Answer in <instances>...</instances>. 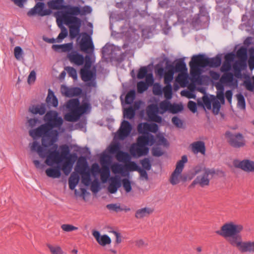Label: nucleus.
<instances>
[{
	"label": "nucleus",
	"instance_id": "nucleus-8",
	"mask_svg": "<svg viewBox=\"0 0 254 254\" xmlns=\"http://www.w3.org/2000/svg\"><path fill=\"white\" fill-rule=\"evenodd\" d=\"M140 167L131 159L126 164H114L112 163V172L118 173L123 177H128L130 172L138 171Z\"/></svg>",
	"mask_w": 254,
	"mask_h": 254
},
{
	"label": "nucleus",
	"instance_id": "nucleus-31",
	"mask_svg": "<svg viewBox=\"0 0 254 254\" xmlns=\"http://www.w3.org/2000/svg\"><path fill=\"white\" fill-rule=\"evenodd\" d=\"M111 48V43L108 42L102 48V59L105 62L111 61V53H109L110 49Z\"/></svg>",
	"mask_w": 254,
	"mask_h": 254
},
{
	"label": "nucleus",
	"instance_id": "nucleus-57",
	"mask_svg": "<svg viewBox=\"0 0 254 254\" xmlns=\"http://www.w3.org/2000/svg\"><path fill=\"white\" fill-rule=\"evenodd\" d=\"M122 185L127 192H129L131 190V182L127 178L123 179L122 181Z\"/></svg>",
	"mask_w": 254,
	"mask_h": 254
},
{
	"label": "nucleus",
	"instance_id": "nucleus-25",
	"mask_svg": "<svg viewBox=\"0 0 254 254\" xmlns=\"http://www.w3.org/2000/svg\"><path fill=\"white\" fill-rule=\"evenodd\" d=\"M64 0H52L48 2L49 9L53 10H61V15L63 17L66 14V6L64 5Z\"/></svg>",
	"mask_w": 254,
	"mask_h": 254
},
{
	"label": "nucleus",
	"instance_id": "nucleus-55",
	"mask_svg": "<svg viewBox=\"0 0 254 254\" xmlns=\"http://www.w3.org/2000/svg\"><path fill=\"white\" fill-rule=\"evenodd\" d=\"M152 91L155 95L160 96L163 94V89L159 83H156L153 85Z\"/></svg>",
	"mask_w": 254,
	"mask_h": 254
},
{
	"label": "nucleus",
	"instance_id": "nucleus-22",
	"mask_svg": "<svg viewBox=\"0 0 254 254\" xmlns=\"http://www.w3.org/2000/svg\"><path fill=\"white\" fill-rule=\"evenodd\" d=\"M234 165L236 168H240L245 172H254V161L249 159H244L242 161L236 160L234 161Z\"/></svg>",
	"mask_w": 254,
	"mask_h": 254
},
{
	"label": "nucleus",
	"instance_id": "nucleus-32",
	"mask_svg": "<svg viewBox=\"0 0 254 254\" xmlns=\"http://www.w3.org/2000/svg\"><path fill=\"white\" fill-rule=\"evenodd\" d=\"M38 14L41 16L49 15L52 13L50 9L46 8V5L43 2H38L36 4Z\"/></svg>",
	"mask_w": 254,
	"mask_h": 254
},
{
	"label": "nucleus",
	"instance_id": "nucleus-41",
	"mask_svg": "<svg viewBox=\"0 0 254 254\" xmlns=\"http://www.w3.org/2000/svg\"><path fill=\"white\" fill-rule=\"evenodd\" d=\"M67 6H68L71 8V7H77L76 8H78L80 11V15H84L86 13H90L92 12V9L89 5H85L82 8L80 5H73L71 4H67Z\"/></svg>",
	"mask_w": 254,
	"mask_h": 254
},
{
	"label": "nucleus",
	"instance_id": "nucleus-53",
	"mask_svg": "<svg viewBox=\"0 0 254 254\" xmlns=\"http://www.w3.org/2000/svg\"><path fill=\"white\" fill-rule=\"evenodd\" d=\"M47 246L52 254H63V251L59 246L54 247L49 244H47Z\"/></svg>",
	"mask_w": 254,
	"mask_h": 254
},
{
	"label": "nucleus",
	"instance_id": "nucleus-51",
	"mask_svg": "<svg viewBox=\"0 0 254 254\" xmlns=\"http://www.w3.org/2000/svg\"><path fill=\"white\" fill-rule=\"evenodd\" d=\"M112 61H116L119 63H122L123 61H124L125 58V55L124 53L121 52L120 55L118 57H116L114 56L113 52L115 50L116 46L115 45L113 44L112 45Z\"/></svg>",
	"mask_w": 254,
	"mask_h": 254
},
{
	"label": "nucleus",
	"instance_id": "nucleus-63",
	"mask_svg": "<svg viewBox=\"0 0 254 254\" xmlns=\"http://www.w3.org/2000/svg\"><path fill=\"white\" fill-rule=\"evenodd\" d=\"M213 106V113L214 115H218L219 113L220 108H221V104L220 102L216 100H214L212 103Z\"/></svg>",
	"mask_w": 254,
	"mask_h": 254
},
{
	"label": "nucleus",
	"instance_id": "nucleus-50",
	"mask_svg": "<svg viewBox=\"0 0 254 254\" xmlns=\"http://www.w3.org/2000/svg\"><path fill=\"white\" fill-rule=\"evenodd\" d=\"M149 85L145 83V81H140L137 84V91L139 93H142L147 90Z\"/></svg>",
	"mask_w": 254,
	"mask_h": 254
},
{
	"label": "nucleus",
	"instance_id": "nucleus-4",
	"mask_svg": "<svg viewBox=\"0 0 254 254\" xmlns=\"http://www.w3.org/2000/svg\"><path fill=\"white\" fill-rule=\"evenodd\" d=\"M148 137L138 136L136 143H133L130 146L129 152L133 157H140L147 155L149 153V148L154 144H152Z\"/></svg>",
	"mask_w": 254,
	"mask_h": 254
},
{
	"label": "nucleus",
	"instance_id": "nucleus-46",
	"mask_svg": "<svg viewBox=\"0 0 254 254\" xmlns=\"http://www.w3.org/2000/svg\"><path fill=\"white\" fill-rule=\"evenodd\" d=\"M112 234L115 235V240L114 242V247L115 248H118L119 245L123 241V237L121 234L118 231H115L112 230Z\"/></svg>",
	"mask_w": 254,
	"mask_h": 254
},
{
	"label": "nucleus",
	"instance_id": "nucleus-23",
	"mask_svg": "<svg viewBox=\"0 0 254 254\" xmlns=\"http://www.w3.org/2000/svg\"><path fill=\"white\" fill-rule=\"evenodd\" d=\"M132 126L130 123L127 121L124 120L118 131L119 139L123 140L127 137L130 134Z\"/></svg>",
	"mask_w": 254,
	"mask_h": 254
},
{
	"label": "nucleus",
	"instance_id": "nucleus-52",
	"mask_svg": "<svg viewBox=\"0 0 254 254\" xmlns=\"http://www.w3.org/2000/svg\"><path fill=\"white\" fill-rule=\"evenodd\" d=\"M130 209L129 207H127L126 206H121L119 203H112V211L116 212H121L124 210L126 212L129 211Z\"/></svg>",
	"mask_w": 254,
	"mask_h": 254
},
{
	"label": "nucleus",
	"instance_id": "nucleus-43",
	"mask_svg": "<svg viewBox=\"0 0 254 254\" xmlns=\"http://www.w3.org/2000/svg\"><path fill=\"white\" fill-rule=\"evenodd\" d=\"M135 97V91L134 90H129L125 97V103L127 105H130Z\"/></svg>",
	"mask_w": 254,
	"mask_h": 254
},
{
	"label": "nucleus",
	"instance_id": "nucleus-33",
	"mask_svg": "<svg viewBox=\"0 0 254 254\" xmlns=\"http://www.w3.org/2000/svg\"><path fill=\"white\" fill-rule=\"evenodd\" d=\"M153 209L150 207H144L137 209L135 214V217L137 219H141L153 213Z\"/></svg>",
	"mask_w": 254,
	"mask_h": 254
},
{
	"label": "nucleus",
	"instance_id": "nucleus-13",
	"mask_svg": "<svg viewBox=\"0 0 254 254\" xmlns=\"http://www.w3.org/2000/svg\"><path fill=\"white\" fill-rule=\"evenodd\" d=\"M176 5L180 7L177 12L178 21L181 22L188 21V18H185L192 13V6L190 0H178L176 2Z\"/></svg>",
	"mask_w": 254,
	"mask_h": 254
},
{
	"label": "nucleus",
	"instance_id": "nucleus-5",
	"mask_svg": "<svg viewBox=\"0 0 254 254\" xmlns=\"http://www.w3.org/2000/svg\"><path fill=\"white\" fill-rule=\"evenodd\" d=\"M92 32L93 30H91L90 34L85 32H83L81 39H79V37H78L76 40L75 49L86 54L92 55L95 49L91 36Z\"/></svg>",
	"mask_w": 254,
	"mask_h": 254
},
{
	"label": "nucleus",
	"instance_id": "nucleus-38",
	"mask_svg": "<svg viewBox=\"0 0 254 254\" xmlns=\"http://www.w3.org/2000/svg\"><path fill=\"white\" fill-rule=\"evenodd\" d=\"M160 112L159 107L157 105L152 104L148 106L146 114L148 119L158 114Z\"/></svg>",
	"mask_w": 254,
	"mask_h": 254
},
{
	"label": "nucleus",
	"instance_id": "nucleus-30",
	"mask_svg": "<svg viewBox=\"0 0 254 254\" xmlns=\"http://www.w3.org/2000/svg\"><path fill=\"white\" fill-rule=\"evenodd\" d=\"M46 101L49 108L51 106L56 108L58 106V99L55 95L54 92L51 89H49L48 94Z\"/></svg>",
	"mask_w": 254,
	"mask_h": 254
},
{
	"label": "nucleus",
	"instance_id": "nucleus-39",
	"mask_svg": "<svg viewBox=\"0 0 254 254\" xmlns=\"http://www.w3.org/2000/svg\"><path fill=\"white\" fill-rule=\"evenodd\" d=\"M188 162V158L186 155H183L182 157L181 160H179L176 164V167L175 169V173L181 174L184 169L185 163Z\"/></svg>",
	"mask_w": 254,
	"mask_h": 254
},
{
	"label": "nucleus",
	"instance_id": "nucleus-27",
	"mask_svg": "<svg viewBox=\"0 0 254 254\" xmlns=\"http://www.w3.org/2000/svg\"><path fill=\"white\" fill-rule=\"evenodd\" d=\"M92 235L101 246H105L111 243V239L109 236L107 235H101L100 232L98 231L94 230Z\"/></svg>",
	"mask_w": 254,
	"mask_h": 254
},
{
	"label": "nucleus",
	"instance_id": "nucleus-49",
	"mask_svg": "<svg viewBox=\"0 0 254 254\" xmlns=\"http://www.w3.org/2000/svg\"><path fill=\"white\" fill-rule=\"evenodd\" d=\"M135 115V111L134 109L131 107H129L125 109L124 111V117L128 119H132L134 118Z\"/></svg>",
	"mask_w": 254,
	"mask_h": 254
},
{
	"label": "nucleus",
	"instance_id": "nucleus-61",
	"mask_svg": "<svg viewBox=\"0 0 254 254\" xmlns=\"http://www.w3.org/2000/svg\"><path fill=\"white\" fill-rule=\"evenodd\" d=\"M62 52L70 53L73 49V43H68L64 44H62Z\"/></svg>",
	"mask_w": 254,
	"mask_h": 254
},
{
	"label": "nucleus",
	"instance_id": "nucleus-3",
	"mask_svg": "<svg viewBox=\"0 0 254 254\" xmlns=\"http://www.w3.org/2000/svg\"><path fill=\"white\" fill-rule=\"evenodd\" d=\"M221 63L222 59L220 55H217L214 58H209L203 54L194 55L189 63L191 75L194 77L198 76L202 68L207 66L212 68L218 67Z\"/></svg>",
	"mask_w": 254,
	"mask_h": 254
},
{
	"label": "nucleus",
	"instance_id": "nucleus-48",
	"mask_svg": "<svg viewBox=\"0 0 254 254\" xmlns=\"http://www.w3.org/2000/svg\"><path fill=\"white\" fill-rule=\"evenodd\" d=\"M68 35L67 29L64 26L61 27V32L58 36L56 40L58 43H61Z\"/></svg>",
	"mask_w": 254,
	"mask_h": 254
},
{
	"label": "nucleus",
	"instance_id": "nucleus-12",
	"mask_svg": "<svg viewBox=\"0 0 254 254\" xmlns=\"http://www.w3.org/2000/svg\"><path fill=\"white\" fill-rule=\"evenodd\" d=\"M224 84L232 86L233 88H237L238 86V80L234 78L233 73L231 72H226L221 76L220 82H217L215 87L217 90V93H223L224 92Z\"/></svg>",
	"mask_w": 254,
	"mask_h": 254
},
{
	"label": "nucleus",
	"instance_id": "nucleus-35",
	"mask_svg": "<svg viewBox=\"0 0 254 254\" xmlns=\"http://www.w3.org/2000/svg\"><path fill=\"white\" fill-rule=\"evenodd\" d=\"M80 179L79 175L75 172H73L68 179L69 188L71 190H74L78 185Z\"/></svg>",
	"mask_w": 254,
	"mask_h": 254
},
{
	"label": "nucleus",
	"instance_id": "nucleus-10",
	"mask_svg": "<svg viewBox=\"0 0 254 254\" xmlns=\"http://www.w3.org/2000/svg\"><path fill=\"white\" fill-rule=\"evenodd\" d=\"M44 120L46 125L51 128V130L58 134V131L53 130L54 127L60 128L63 124L64 121L61 117L59 116V113L56 111L50 110L48 111L44 117Z\"/></svg>",
	"mask_w": 254,
	"mask_h": 254
},
{
	"label": "nucleus",
	"instance_id": "nucleus-24",
	"mask_svg": "<svg viewBox=\"0 0 254 254\" xmlns=\"http://www.w3.org/2000/svg\"><path fill=\"white\" fill-rule=\"evenodd\" d=\"M48 168L46 170V175L50 178H59L61 176V172L60 169V161L59 160H56L53 166Z\"/></svg>",
	"mask_w": 254,
	"mask_h": 254
},
{
	"label": "nucleus",
	"instance_id": "nucleus-37",
	"mask_svg": "<svg viewBox=\"0 0 254 254\" xmlns=\"http://www.w3.org/2000/svg\"><path fill=\"white\" fill-rule=\"evenodd\" d=\"M60 161L61 171L62 170L65 175H68L72 170L73 165L72 164H69L68 162H65L64 160H60Z\"/></svg>",
	"mask_w": 254,
	"mask_h": 254
},
{
	"label": "nucleus",
	"instance_id": "nucleus-11",
	"mask_svg": "<svg viewBox=\"0 0 254 254\" xmlns=\"http://www.w3.org/2000/svg\"><path fill=\"white\" fill-rule=\"evenodd\" d=\"M225 137L227 142L233 148H240L244 147L246 144L245 137L240 132L233 133L227 130L225 133Z\"/></svg>",
	"mask_w": 254,
	"mask_h": 254
},
{
	"label": "nucleus",
	"instance_id": "nucleus-15",
	"mask_svg": "<svg viewBox=\"0 0 254 254\" xmlns=\"http://www.w3.org/2000/svg\"><path fill=\"white\" fill-rule=\"evenodd\" d=\"M185 59V58L178 59L175 61L173 64L167 65V68L170 72H172V73H179V75L177 78V80L182 78L181 74L188 75V68Z\"/></svg>",
	"mask_w": 254,
	"mask_h": 254
},
{
	"label": "nucleus",
	"instance_id": "nucleus-64",
	"mask_svg": "<svg viewBox=\"0 0 254 254\" xmlns=\"http://www.w3.org/2000/svg\"><path fill=\"white\" fill-rule=\"evenodd\" d=\"M106 167L100 168L98 164H95L92 166V174L93 176L100 174Z\"/></svg>",
	"mask_w": 254,
	"mask_h": 254
},
{
	"label": "nucleus",
	"instance_id": "nucleus-19",
	"mask_svg": "<svg viewBox=\"0 0 254 254\" xmlns=\"http://www.w3.org/2000/svg\"><path fill=\"white\" fill-rule=\"evenodd\" d=\"M63 93L67 97L71 98L73 97H81L84 96L86 92L79 87H68L66 85L62 86Z\"/></svg>",
	"mask_w": 254,
	"mask_h": 254
},
{
	"label": "nucleus",
	"instance_id": "nucleus-40",
	"mask_svg": "<svg viewBox=\"0 0 254 254\" xmlns=\"http://www.w3.org/2000/svg\"><path fill=\"white\" fill-rule=\"evenodd\" d=\"M171 105V103L168 100H165L161 102L159 107V109H160L159 113L163 114L167 111L170 112Z\"/></svg>",
	"mask_w": 254,
	"mask_h": 254
},
{
	"label": "nucleus",
	"instance_id": "nucleus-36",
	"mask_svg": "<svg viewBox=\"0 0 254 254\" xmlns=\"http://www.w3.org/2000/svg\"><path fill=\"white\" fill-rule=\"evenodd\" d=\"M61 153L58 156L57 159L59 160H64L70 153L69 146L67 144H64L60 146Z\"/></svg>",
	"mask_w": 254,
	"mask_h": 254
},
{
	"label": "nucleus",
	"instance_id": "nucleus-62",
	"mask_svg": "<svg viewBox=\"0 0 254 254\" xmlns=\"http://www.w3.org/2000/svg\"><path fill=\"white\" fill-rule=\"evenodd\" d=\"M253 83H252L250 79L245 80L244 82V85L246 88L251 92L254 91V76L253 77Z\"/></svg>",
	"mask_w": 254,
	"mask_h": 254
},
{
	"label": "nucleus",
	"instance_id": "nucleus-16",
	"mask_svg": "<svg viewBox=\"0 0 254 254\" xmlns=\"http://www.w3.org/2000/svg\"><path fill=\"white\" fill-rule=\"evenodd\" d=\"M57 136L55 138H51L49 140V141H52L53 142V143L51 146L52 147L48 150L47 148L45 150V153L46 155L44 157V158L47 157V159L45 162L48 166H53L55 162V160H58L57 159L58 156L59 155V151L58 149V145L55 143V142L57 141Z\"/></svg>",
	"mask_w": 254,
	"mask_h": 254
},
{
	"label": "nucleus",
	"instance_id": "nucleus-42",
	"mask_svg": "<svg viewBox=\"0 0 254 254\" xmlns=\"http://www.w3.org/2000/svg\"><path fill=\"white\" fill-rule=\"evenodd\" d=\"M90 186V190L93 193H97L101 189V183L98 178H95Z\"/></svg>",
	"mask_w": 254,
	"mask_h": 254
},
{
	"label": "nucleus",
	"instance_id": "nucleus-1",
	"mask_svg": "<svg viewBox=\"0 0 254 254\" xmlns=\"http://www.w3.org/2000/svg\"><path fill=\"white\" fill-rule=\"evenodd\" d=\"M243 230L242 225L230 222L224 224L220 230L216 231V233L224 238L229 237L228 241L230 245L237 248L242 253H254V241H242L240 233Z\"/></svg>",
	"mask_w": 254,
	"mask_h": 254
},
{
	"label": "nucleus",
	"instance_id": "nucleus-29",
	"mask_svg": "<svg viewBox=\"0 0 254 254\" xmlns=\"http://www.w3.org/2000/svg\"><path fill=\"white\" fill-rule=\"evenodd\" d=\"M84 98L82 102V104H80L79 114L80 117L84 114L87 113V112L90 111L91 109V106L89 103V101L87 96V93L84 95Z\"/></svg>",
	"mask_w": 254,
	"mask_h": 254
},
{
	"label": "nucleus",
	"instance_id": "nucleus-17",
	"mask_svg": "<svg viewBox=\"0 0 254 254\" xmlns=\"http://www.w3.org/2000/svg\"><path fill=\"white\" fill-rule=\"evenodd\" d=\"M90 68L82 67L80 70L81 79L86 82L88 87H96V73L90 69Z\"/></svg>",
	"mask_w": 254,
	"mask_h": 254
},
{
	"label": "nucleus",
	"instance_id": "nucleus-44",
	"mask_svg": "<svg viewBox=\"0 0 254 254\" xmlns=\"http://www.w3.org/2000/svg\"><path fill=\"white\" fill-rule=\"evenodd\" d=\"M69 37L72 40L76 38V40L77 39L78 37H79V39H80V37L81 36H82V33H80V29L74 28L72 27H69Z\"/></svg>",
	"mask_w": 254,
	"mask_h": 254
},
{
	"label": "nucleus",
	"instance_id": "nucleus-28",
	"mask_svg": "<svg viewBox=\"0 0 254 254\" xmlns=\"http://www.w3.org/2000/svg\"><path fill=\"white\" fill-rule=\"evenodd\" d=\"M191 151L194 154L200 153L202 155H205L206 147L205 143L202 141H197L193 142L190 144Z\"/></svg>",
	"mask_w": 254,
	"mask_h": 254
},
{
	"label": "nucleus",
	"instance_id": "nucleus-60",
	"mask_svg": "<svg viewBox=\"0 0 254 254\" xmlns=\"http://www.w3.org/2000/svg\"><path fill=\"white\" fill-rule=\"evenodd\" d=\"M140 163L144 170H150L151 168V164L148 158H145L140 161Z\"/></svg>",
	"mask_w": 254,
	"mask_h": 254
},
{
	"label": "nucleus",
	"instance_id": "nucleus-9",
	"mask_svg": "<svg viewBox=\"0 0 254 254\" xmlns=\"http://www.w3.org/2000/svg\"><path fill=\"white\" fill-rule=\"evenodd\" d=\"M138 131L142 134L140 136L148 137L150 139L152 144H154L156 142V138L154 135L151 132L156 133L159 130L158 125L155 123H144L138 125L137 127Z\"/></svg>",
	"mask_w": 254,
	"mask_h": 254
},
{
	"label": "nucleus",
	"instance_id": "nucleus-59",
	"mask_svg": "<svg viewBox=\"0 0 254 254\" xmlns=\"http://www.w3.org/2000/svg\"><path fill=\"white\" fill-rule=\"evenodd\" d=\"M78 158L77 154L70 153L64 160L65 162H68L69 164H72L73 165L74 162L76 161Z\"/></svg>",
	"mask_w": 254,
	"mask_h": 254
},
{
	"label": "nucleus",
	"instance_id": "nucleus-45",
	"mask_svg": "<svg viewBox=\"0 0 254 254\" xmlns=\"http://www.w3.org/2000/svg\"><path fill=\"white\" fill-rule=\"evenodd\" d=\"M156 138L157 140H156L155 143H156L157 145H163L165 146L169 145L167 139L160 133L157 134Z\"/></svg>",
	"mask_w": 254,
	"mask_h": 254
},
{
	"label": "nucleus",
	"instance_id": "nucleus-14",
	"mask_svg": "<svg viewBox=\"0 0 254 254\" xmlns=\"http://www.w3.org/2000/svg\"><path fill=\"white\" fill-rule=\"evenodd\" d=\"M137 0H125L121 2H117L116 4V7L118 8H124V13H121V17L119 18L121 20L125 19L126 21L130 19L131 17H134L135 16V12L134 10L133 2L136 1ZM136 11L139 12L138 10Z\"/></svg>",
	"mask_w": 254,
	"mask_h": 254
},
{
	"label": "nucleus",
	"instance_id": "nucleus-6",
	"mask_svg": "<svg viewBox=\"0 0 254 254\" xmlns=\"http://www.w3.org/2000/svg\"><path fill=\"white\" fill-rule=\"evenodd\" d=\"M79 107L80 101L78 98L71 99L67 102L65 108L68 113L64 115V120L70 122L78 121L80 119Z\"/></svg>",
	"mask_w": 254,
	"mask_h": 254
},
{
	"label": "nucleus",
	"instance_id": "nucleus-7",
	"mask_svg": "<svg viewBox=\"0 0 254 254\" xmlns=\"http://www.w3.org/2000/svg\"><path fill=\"white\" fill-rule=\"evenodd\" d=\"M65 7L66 14L63 17L65 23L66 24V22H69L70 24L69 26L70 27L80 29L82 21L77 17L80 14L79 9L76 8L77 7H71V8L67 6Z\"/></svg>",
	"mask_w": 254,
	"mask_h": 254
},
{
	"label": "nucleus",
	"instance_id": "nucleus-54",
	"mask_svg": "<svg viewBox=\"0 0 254 254\" xmlns=\"http://www.w3.org/2000/svg\"><path fill=\"white\" fill-rule=\"evenodd\" d=\"M65 69L67 71L69 76L71 77L74 80L77 79V74L76 70L73 67L66 66Z\"/></svg>",
	"mask_w": 254,
	"mask_h": 254
},
{
	"label": "nucleus",
	"instance_id": "nucleus-21",
	"mask_svg": "<svg viewBox=\"0 0 254 254\" xmlns=\"http://www.w3.org/2000/svg\"><path fill=\"white\" fill-rule=\"evenodd\" d=\"M79 51L74 49L70 53H67V57L69 61L77 66L82 65L84 64L85 57L79 53Z\"/></svg>",
	"mask_w": 254,
	"mask_h": 254
},
{
	"label": "nucleus",
	"instance_id": "nucleus-26",
	"mask_svg": "<svg viewBox=\"0 0 254 254\" xmlns=\"http://www.w3.org/2000/svg\"><path fill=\"white\" fill-rule=\"evenodd\" d=\"M111 170V168H108L106 167L100 174L101 182L103 184H106L107 183H108L107 191L109 194L111 193V174L110 173Z\"/></svg>",
	"mask_w": 254,
	"mask_h": 254
},
{
	"label": "nucleus",
	"instance_id": "nucleus-2",
	"mask_svg": "<svg viewBox=\"0 0 254 254\" xmlns=\"http://www.w3.org/2000/svg\"><path fill=\"white\" fill-rule=\"evenodd\" d=\"M52 133L53 131L51 130L50 127L45 124L30 130L29 131L30 135L34 140L42 137L41 145L38 141L35 140L33 142L31 146V150L36 151L42 158H44V157L46 155L45 153L46 149L50 147L53 143L52 141H49V140L52 137Z\"/></svg>",
	"mask_w": 254,
	"mask_h": 254
},
{
	"label": "nucleus",
	"instance_id": "nucleus-18",
	"mask_svg": "<svg viewBox=\"0 0 254 254\" xmlns=\"http://www.w3.org/2000/svg\"><path fill=\"white\" fill-rule=\"evenodd\" d=\"M214 174L215 171L214 170L205 169L203 174L202 175L197 176L190 185L189 188H193L197 184H199L201 187L208 186L210 182L208 176L210 174L213 175Z\"/></svg>",
	"mask_w": 254,
	"mask_h": 254
},
{
	"label": "nucleus",
	"instance_id": "nucleus-56",
	"mask_svg": "<svg viewBox=\"0 0 254 254\" xmlns=\"http://www.w3.org/2000/svg\"><path fill=\"white\" fill-rule=\"evenodd\" d=\"M92 179L88 174H83L81 177V183L85 186L89 187L92 183Z\"/></svg>",
	"mask_w": 254,
	"mask_h": 254
},
{
	"label": "nucleus",
	"instance_id": "nucleus-47",
	"mask_svg": "<svg viewBox=\"0 0 254 254\" xmlns=\"http://www.w3.org/2000/svg\"><path fill=\"white\" fill-rule=\"evenodd\" d=\"M184 109V107L182 104H172L171 103V105L170 106V112L172 114H177L179 112H181L183 111Z\"/></svg>",
	"mask_w": 254,
	"mask_h": 254
},
{
	"label": "nucleus",
	"instance_id": "nucleus-58",
	"mask_svg": "<svg viewBox=\"0 0 254 254\" xmlns=\"http://www.w3.org/2000/svg\"><path fill=\"white\" fill-rule=\"evenodd\" d=\"M148 68L146 66L141 67L138 72L137 77L138 79H143L147 75Z\"/></svg>",
	"mask_w": 254,
	"mask_h": 254
},
{
	"label": "nucleus",
	"instance_id": "nucleus-34",
	"mask_svg": "<svg viewBox=\"0 0 254 254\" xmlns=\"http://www.w3.org/2000/svg\"><path fill=\"white\" fill-rule=\"evenodd\" d=\"M116 158L119 162L126 164L131 159V155L128 152L123 151H119L116 155Z\"/></svg>",
	"mask_w": 254,
	"mask_h": 254
},
{
	"label": "nucleus",
	"instance_id": "nucleus-20",
	"mask_svg": "<svg viewBox=\"0 0 254 254\" xmlns=\"http://www.w3.org/2000/svg\"><path fill=\"white\" fill-rule=\"evenodd\" d=\"M99 162L102 167L111 168V142L108 144L106 151L100 155Z\"/></svg>",
	"mask_w": 254,
	"mask_h": 254
}]
</instances>
